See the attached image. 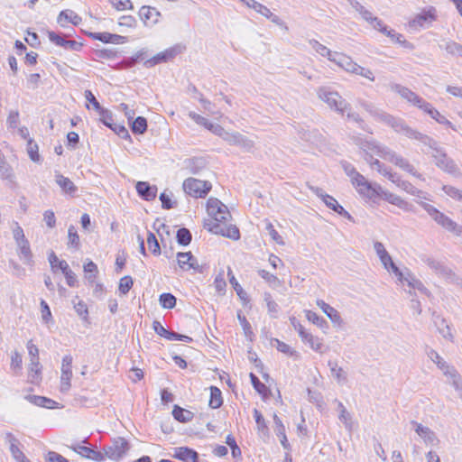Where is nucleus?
<instances>
[{
  "label": "nucleus",
  "instance_id": "obj_31",
  "mask_svg": "<svg viewBox=\"0 0 462 462\" xmlns=\"http://www.w3.org/2000/svg\"><path fill=\"white\" fill-rule=\"evenodd\" d=\"M25 399L36 406L44 407L48 409H54L58 405V402L56 401L44 396L27 395Z\"/></svg>",
  "mask_w": 462,
  "mask_h": 462
},
{
  "label": "nucleus",
  "instance_id": "obj_57",
  "mask_svg": "<svg viewBox=\"0 0 462 462\" xmlns=\"http://www.w3.org/2000/svg\"><path fill=\"white\" fill-rule=\"evenodd\" d=\"M254 418L255 420L258 430L262 431L263 433H267L268 427L265 422V420L262 413L257 409L254 410Z\"/></svg>",
  "mask_w": 462,
  "mask_h": 462
},
{
  "label": "nucleus",
  "instance_id": "obj_40",
  "mask_svg": "<svg viewBox=\"0 0 462 462\" xmlns=\"http://www.w3.org/2000/svg\"><path fill=\"white\" fill-rule=\"evenodd\" d=\"M210 399L208 405L212 409H217L223 404L221 391L217 386H210Z\"/></svg>",
  "mask_w": 462,
  "mask_h": 462
},
{
  "label": "nucleus",
  "instance_id": "obj_52",
  "mask_svg": "<svg viewBox=\"0 0 462 462\" xmlns=\"http://www.w3.org/2000/svg\"><path fill=\"white\" fill-rule=\"evenodd\" d=\"M84 272L87 273V280L89 282H93L96 279V275L98 272L97 265L92 262L91 260H88L87 263H84Z\"/></svg>",
  "mask_w": 462,
  "mask_h": 462
},
{
  "label": "nucleus",
  "instance_id": "obj_47",
  "mask_svg": "<svg viewBox=\"0 0 462 462\" xmlns=\"http://www.w3.org/2000/svg\"><path fill=\"white\" fill-rule=\"evenodd\" d=\"M383 34H385L387 37L391 38L393 42L400 43L402 46L406 48H411V44L403 39V35L401 33L396 32L393 29H389L387 27L386 31L383 32Z\"/></svg>",
  "mask_w": 462,
  "mask_h": 462
},
{
  "label": "nucleus",
  "instance_id": "obj_4",
  "mask_svg": "<svg viewBox=\"0 0 462 462\" xmlns=\"http://www.w3.org/2000/svg\"><path fill=\"white\" fill-rule=\"evenodd\" d=\"M419 205L446 230L452 232L455 235H460L462 232V226H459L444 213L440 212L435 207L423 201H419Z\"/></svg>",
  "mask_w": 462,
  "mask_h": 462
},
{
  "label": "nucleus",
  "instance_id": "obj_8",
  "mask_svg": "<svg viewBox=\"0 0 462 462\" xmlns=\"http://www.w3.org/2000/svg\"><path fill=\"white\" fill-rule=\"evenodd\" d=\"M184 49V46L176 44L162 52L157 53L151 59L146 60L143 65L145 68H152L160 63L168 62L169 60L174 59L178 54H180Z\"/></svg>",
  "mask_w": 462,
  "mask_h": 462
},
{
  "label": "nucleus",
  "instance_id": "obj_61",
  "mask_svg": "<svg viewBox=\"0 0 462 462\" xmlns=\"http://www.w3.org/2000/svg\"><path fill=\"white\" fill-rule=\"evenodd\" d=\"M100 116V121L107 127H112L114 119L112 113L106 109L102 108L100 111L97 112Z\"/></svg>",
  "mask_w": 462,
  "mask_h": 462
},
{
  "label": "nucleus",
  "instance_id": "obj_17",
  "mask_svg": "<svg viewBox=\"0 0 462 462\" xmlns=\"http://www.w3.org/2000/svg\"><path fill=\"white\" fill-rule=\"evenodd\" d=\"M161 13L154 7L143 5L139 10V17L145 25H152L158 23Z\"/></svg>",
  "mask_w": 462,
  "mask_h": 462
},
{
  "label": "nucleus",
  "instance_id": "obj_24",
  "mask_svg": "<svg viewBox=\"0 0 462 462\" xmlns=\"http://www.w3.org/2000/svg\"><path fill=\"white\" fill-rule=\"evenodd\" d=\"M323 202L328 208L337 213L339 216L346 218L349 221H354L353 217L337 202L334 197L330 195L324 196Z\"/></svg>",
  "mask_w": 462,
  "mask_h": 462
},
{
  "label": "nucleus",
  "instance_id": "obj_43",
  "mask_svg": "<svg viewBox=\"0 0 462 462\" xmlns=\"http://www.w3.org/2000/svg\"><path fill=\"white\" fill-rule=\"evenodd\" d=\"M448 54L452 56L462 58V44L454 42L448 41L443 46H441Z\"/></svg>",
  "mask_w": 462,
  "mask_h": 462
},
{
  "label": "nucleus",
  "instance_id": "obj_15",
  "mask_svg": "<svg viewBox=\"0 0 462 462\" xmlns=\"http://www.w3.org/2000/svg\"><path fill=\"white\" fill-rule=\"evenodd\" d=\"M76 453L80 455L83 457L102 462L105 460V455L103 452L96 450L94 448L80 445V444H75L70 447Z\"/></svg>",
  "mask_w": 462,
  "mask_h": 462
},
{
  "label": "nucleus",
  "instance_id": "obj_1",
  "mask_svg": "<svg viewBox=\"0 0 462 462\" xmlns=\"http://www.w3.org/2000/svg\"><path fill=\"white\" fill-rule=\"evenodd\" d=\"M369 113L375 120L389 125L396 133L402 134L410 139L417 140L423 145L431 149V157L438 168L454 176H459L461 174L454 160L448 156L444 149L441 148L433 138L411 128L403 119L395 117L375 107L369 109Z\"/></svg>",
  "mask_w": 462,
  "mask_h": 462
},
{
  "label": "nucleus",
  "instance_id": "obj_5",
  "mask_svg": "<svg viewBox=\"0 0 462 462\" xmlns=\"http://www.w3.org/2000/svg\"><path fill=\"white\" fill-rule=\"evenodd\" d=\"M318 96L331 109H334L342 116L349 106V104L337 91H332L328 88L323 87L319 88Z\"/></svg>",
  "mask_w": 462,
  "mask_h": 462
},
{
  "label": "nucleus",
  "instance_id": "obj_14",
  "mask_svg": "<svg viewBox=\"0 0 462 462\" xmlns=\"http://www.w3.org/2000/svg\"><path fill=\"white\" fill-rule=\"evenodd\" d=\"M177 260L180 268L183 271L194 270L197 273H203V266L199 264L198 260L194 257L191 252L178 253Z\"/></svg>",
  "mask_w": 462,
  "mask_h": 462
},
{
  "label": "nucleus",
  "instance_id": "obj_25",
  "mask_svg": "<svg viewBox=\"0 0 462 462\" xmlns=\"http://www.w3.org/2000/svg\"><path fill=\"white\" fill-rule=\"evenodd\" d=\"M18 247V254L20 259L23 262L24 264L32 266V253L31 251L30 244L27 239L22 240L16 243Z\"/></svg>",
  "mask_w": 462,
  "mask_h": 462
},
{
  "label": "nucleus",
  "instance_id": "obj_13",
  "mask_svg": "<svg viewBox=\"0 0 462 462\" xmlns=\"http://www.w3.org/2000/svg\"><path fill=\"white\" fill-rule=\"evenodd\" d=\"M424 263H426L436 274L450 281L454 282L455 274L452 271L447 267L442 262L436 260L430 256H424L422 258Z\"/></svg>",
  "mask_w": 462,
  "mask_h": 462
},
{
  "label": "nucleus",
  "instance_id": "obj_42",
  "mask_svg": "<svg viewBox=\"0 0 462 462\" xmlns=\"http://www.w3.org/2000/svg\"><path fill=\"white\" fill-rule=\"evenodd\" d=\"M131 130L134 134H143L147 130V120L143 116H137L131 123Z\"/></svg>",
  "mask_w": 462,
  "mask_h": 462
},
{
  "label": "nucleus",
  "instance_id": "obj_32",
  "mask_svg": "<svg viewBox=\"0 0 462 462\" xmlns=\"http://www.w3.org/2000/svg\"><path fill=\"white\" fill-rule=\"evenodd\" d=\"M0 178L8 180L11 183L14 181V174L13 168L6 162L5 155L0 152Z\"/></svg>",
  "mask_w": 462,
  "mask_h": 462
},
{
  "label": "nucleus",
  "instance_id": "obj_37",
  "mask_svg": "<svg viewBox=\"0 0 462 462\" xmlns=\"http://www.w3.org/2000/svg\"><path fill=\"white\" fill-rule=\"evenodd\" d=\"M341 166H342L345 173L350 178L352 185L356 180H363V175L361 173H359L356 171V169L354 167V165L351 164L350 162L343 161V162H341Z\"/></svg>",
  "mask_w": 462,
  "mask_h": 462
},
{
  "label": "nucleus",
  "instance_id": "obj_53",
  "mask_svg": "<svg viewBox=\"0 0 462 462\" xmlns=\"http://www.w3.org/2000/svg\"><path fill=\"white\" fill-rule=\"evenodd\" d=\"M258 274L273 288H277L278 286L281 285V281L279 280V278L276 275L272 274L265 270H259Z\"/></svg>",
  "mask_w": 462,
  "mask_h": 462
},
{
  "label": "nucleus",
  "instance_id": "obj_28",
  "mask_svg": "<svg viewBox=\"0 0 462 462\" xmlns=\"http://www.w3.org/2000/svg\"><path fill=\"white\" fill-rule=\"evenodd\" d=\"M390 88L393 91L398 93L402 98L406 99L412 105H415V102L419 101V96L404 86L400 84H392Z\"/></svg>",
  "mask_w": 462,
  "mask_h": 462
},
{
  "label": "nucleus",
  "instance_id": "obj_18",
  "mask_svg": "<svg viewBox=\"0 0 462 462\" xmlns=\"http://www.w3.org/2000/svg\"><path fill=\"white\" fill-rule=\"evenodd\" d=\"M138 195L144 200H153L157 196V187L146 181H138L135 186Z\"/></svg>",
  "mask_w": 462,
  "mask_h": 462
},
{
  "label": "nucleus",
  "instance_id": "obj_38",
  "mask_svg": "<svg viewBox=\"0 0 462 462\" xmlns=\"http://www.w3.org/2000/svg\"><path fill=\"white\" fill-rule=\"evenodd\" d=\"M27 349L30 356V365L37 366L36 374H38L42 370V366L39 362V349L35 345L32 343V341L27 343Z\"/></svg>",
  "mask_w": 462,
  "mask_h": 462
},
{
  "label": "nucleus",
  "instance_id": "obj_29",
  "mask_svg": "<svg viewBox=\"0 0 462 462\" xmlns=\"http://www.w3.org/2000/svg\"><path fill=\"white\" fill-rule=\"evenodd\" d=\"M57 22L62 27L68 23L78 25L81 23V17L72 10H63L60 13Z\"/></svg>",
  "mask_w": 462,
  "mask_h": 462
},
{
  "label": "nucleus",
  "instance_id": "obj_34",
  "mask_svg": "<svg viewBox=\"0 0 462 462\" xmlns=\"http://www.w3.org/2000/svg\"><path fill=\"white\" fill-rule=\"evenodd\" d=\"M186 167L192 174L199 173L207 167V161L203 157H194L186 161Z\"/></svg>",
  "mask_w": 462,
  "mask_h": 462
},
{
  "label": "nucleus",
  "instance_id": "obj_10",
  "mask_svg": "<svg viewBox=\"0 0 462 462\" xmlns=\"http://www.w3.org/2000/svg\"><path fill=\"white\" fill-rule=\"evenodd\" d=\"M353 186L361 197L370 200L377 199L381 190L379 184L368 181L364 176L362 180H356Z\"/></svg>",
  "mask_w": 462,
  "mask_h": 462
},
{
  "label": "nucleus",
  "instance_id": "obj_16",
  "mask_svg": "<svg viewBox=\"0 0 462 462\" xmlns=\"http://www.w3.org/2000/svg\"><path fill=\"white\" fill-rule=\"evenodd\" d=\"M411 424L413 426L415 432L424 440L425 444L434 445L438 441L436 434L429 427L423 426L415 420H411Z\"/></svg>",
  "mask_w": 462,
  "mask_h": 462
},
{
  "label": "nucleus",
  "instance_id": "obj_59",
  "mask_svg": "<svg viewBox=\"0 0 462 462\" xmlns=\"http://www.w3.org/2000/svg\"><path fill=\"white\" fill-rule=\"evenodd\" d=\"M69 245L78 249L79 247V236L77 230L73 226H70L68 230Z\"/></svg>",
  "mask_w": 462,
  "mask_h": 462
},
{
  "label": "nucleus",
  "instance_id": "obj_11",
  "mask_svg": "<svg viewBox=\"0 0 462 462\" xmlns=\"http://www.w3.org/2000/svg\"><path fill=\"white\" fill-rule=\"evenodd\" d=\"M72 362L73 357L71 355H65L62 358L60 375V392L62 393L69 392L71 387Z\"/></svg>",
  "mask_w": 462,
  "mask_h": 462
},
{
  "label": "nucleus",
  "instance_id": "obj_23",
  "mask_svg": "<svg viewBox=\"0 0 462 462\" xmlns=\"http://www.w3.org/2000/svg\"><path fill=\"white\" fill-rule=\"evenodd\" d=\"M207 211L210 216V218H212L217 214H224L226 216H229V210L227 207L216 198L208 199L207 202Z\"/></svg>",
  "mask_w": 462,
  "mask_h": 462
},
{
  "label": "nucleus",
  "instance_id": "obj_62",
  "mask_svg": "<svg viewBox=\"0 0 462 462\" xmlns=\"http://www.w3.org/2000/svg\"><path fill=\"white\" fill-rule=\"evenodd\" d=\"M109 3L118 11L134 8L131 0H108Z\"/></svg>",
  "mask_w": 462,
  "mask_h": 462
},
{
  "label": "nucleus",
  "instance_id": "obj_60",
  "mask_svg": "<svg viewBox=\"0 0 462 462\" xmlns=\"http://www.w3.org/2000/svg\"><path fill=\"white\" fill-rule=\"evenodd\" d=\"M430 117L436 120L439 124L447 125L452 128L453 130H456L453 124L449 120H448L444 116H442L437 109L431 110Z\"/></svg>",
  "mask_w": 462,
  "mask_h": 462
},
{
  "label": "nucleus",
  "instance_id": "obj_26",
  "mask_svg": "<svg viewBox=\"0 0 462 462\" xmlns=\"http://www.w3.org/2000/svg\"><path fill=\"white\" fill-rule=\"evenodd\" d=\"M434 324L437 327L439 334L447 340L453 341L454 337L451 333V328L447 323L446 319L436 313H433Z\"/></svg>",
  "mask_w": 462,
  "mask_h": 462
},
{
  "label": "nucleus",
  "instance_id": "obj_39",
  "mask_svg": "<svg viewBox=\"0 0 462 462\" xmlns=\"http://www.w3.org/2000/svg\"><path fill=\"white\" fill-rule=\"evenodd\" d=\"M328 365L330 368L332 375L339 383L346 382V373L343 370L342 367L337 365L336 361L329 360L328 362Z\"/></svg>",
  "mask_w": 462,
  "mask_h": 462
},
{
  "label": "nucleus",
  "instance_id": "obj_41",
  "mask_svg": "<svg viewBox=\"0 0 462 462\" xmlns=\"http://www.w3.org/2000/svg\"><path fill=\"white\" fill-rule=\"evenodd\" d=\"M309 43L316 52L323 57H328V59L331 61L334 52H332L328 48L314 39L310 40Z\"/></svg>",
  "mask_w": 462,
  "mask_h": 462
},
{
  "label": "nucleus",
  "instance_id": "obj_51",
  "mask_svg": "<svg viewBox=\"0 0 462 462\" xmlns=\"http://www.w3.org/2000/svg\"><path fill=\"white\" fill-rule=\"evenodd\" d=\"M147 245L149 250L152 252L153 255H160L161 254V246L159 245V242L155 236V235L149 231L147 236Z\"/></svg>",
  "mask_w": 462,
  "mask_h": 462
},
{
  "label": "nucleus",
  "instance_id": "obj_48",
  "mask_svg": "<svg viewBox=\"0 0 462 462\" xmlns=\"http://www.w3.org/2000/svg\"><path fill=\"white\" fill-rule=\"evenodd\" d=\"M250 379L254 390L263 397L267 396L269 393L268 387L263 383H262L254 374L250 373Z\"/></svg>",
  "mask_w": 462,
  "mask_h": 462
},
{
  "label": "nucleus",
  "instance_id": "obj_58",
  "mask_svg": "<svg viewBox=\"0 0 462 462\" xmlns=\"http://www.w3.org/2000/svg\"><path fill=\"white\" fill-rule=\"evenodd\" d=\"M134 282L131 276H124L119 282V291L122 294H126L133 287Z\"/></svg>",
  "mask_w": 462,
  "mask_h": 462
},
{
  "label": "nucleus",
  "instance_id": "obj_36",
  "mask_svg": "<svg viewBox=\"0 0 462 462\" xmlns=\"http://www.w3.org/2000/svg\"><path fill=\"white\" fill-rule=\"evenodd\" d=\"M374 248L376 254L378 255L382 264L383 265V267L386 270H389L388 263H391L393 259H392L391 255L389 254V253L384 248V245H383V243L378 242V241L374 242Z\"/></svg>",
  "mask_w": 462,
  "mask_h": 462
},
{
  "label": "nucleus",
  "instance_id": "obj_19",
  "mask_svg": "<svg viewBox=\"0 0 462 462\" xmlns=\"http://www.w3.org/2000/svg\"><path fill=\"white\" fill-rule=\"evenodd\" d=\"M331 61L350 73H354L355 69H356L357 63H356L349 56L340 52H334Z\"/></svg>",
  "mask_w": 462,
  "mask_h": 462
},
{
  "label": "nucleus",
  "instance_id": "obj_22",
  "mask_svg": "<svg viewBox=\"0 0 462 462\" xmlns=\"http://www.w3.org/2000/svg\"><path fill=\"white\" fill-rule=\"evenodd\" d=\"M173 457L183 462H198L199 460L198 452L188 447L176 448Z\"/></svg>",
  "mask_w": 462,
  "mask_h": 462
},
{
  "label": "nucleus",
  "instance_id": "obj_50",
  "mask_svg": "<svg viewBox=\"0 0 462 462\" xmlns=\"http://www.w3.org/2000/svg\"><path fill=\"white\" fill-rule=\"evenodd\" d=\"M160 304L164 309H173L176 306V297L168 292L160 295Z\"/></svg>",
  "mask_w": 462,
  "mask_h": 462
},
{
  "label": "nucleus",
  "instance_id": "obj_56",
  "mask_svg": "<svg viewBox=\"0 0 462 462\" xmlns=\"http://www.w3.org/2000/svg\"><path fill=\"white\" fill-rule=\"evenodd\" d=\"M442 190L453 199L462 201V190L450 185H444Z\"/></svg>",
  "mask_w": 462,
  "mask_h": 462
},
{
  "label": "nucleus",
  "instance_id": "obj_54",
  "mask_svg": "<svg viewBox=\"0 0 462 462\" xmlns=\"http://www.w3.org/2000/svg\"><path fill=\"white\" fill-rule=\"evenodd\" d=\"M242 2L247 5L248 7L254 9L255 12L261 14L265 16V14H269V8L255 0H242Z\"/></svg>",
  "mask_w": 462,
  "mask_h": 462
},
{
  "label": "nucleus",
  "instance_id": "obj_21",
  "mask_svg": "<svg viewBox=\"0 0 462 462\" xmlns=\"http://www.w3.org/2000/svg\"><path fill=\"white\" fill-rule=\"evenodd\" d=\"M55 181L65 194L74 197L78 191V187L68 177L58 171L55 173Z\"/></svg>",
  "mask_w": 462,
  "mask_h": 462
},
{
  "label": "nucleus",
  "instance_id": "obj_9",
  "mask_svg": "<svg viewBox=\"0 0 462 462\" xmlns=\"http://www.w3.org/2000/svg\"><path fill=\"white\" fill-rule=\"evenodd\" d=\"M437 19V10L433 6H429L423 9L420 14H416L411 20L409 21L408 26L410 29L418 31L423 28L426 24H430Z\"/></svg>",
  "mask_w": 462,
  "mask_h": 462
},
{
  "label": "nucleus",
  "instance_id": "obj_30",
  "mask_svg": "<svg viewBox=\"0 0 462 462\" xmlns=\"http://www.w3.org/2000/svg\"><path fill=\"white\" fill-rule=\"evenodd\" d=\"M300 337L301 341L304 344L309 345L312 350L316 352H321V347L323 344L322 340L319 337L313 336L307 329L305 331L300 332Z\"/></svg>",
  "mask_w": 462,
  "mask_h": 462
},
{
  "label": "nucleus",
  "instance_id": "obj_35",
  "mask_svg": "<svg viewBox=\"0 0 462 462\" xmlns=\"http://www.w3.org/2000/svg\"><path fill=\"white\" fill-rule=\"evenodd\" d=\"M173 418L181 423H187L192 420L194 413L189 410L183 409L179 405H174L172 410Z\"/></svg>",
  "mask_w": 462,
  "mask_h": 462
},
{
  "label": "nucleus",
  "instance_id": "obj_46",
  "mask_svg": "<svg viewBox=\"0 0 462 462\" xmlns=\"http://www.w3.org/2000/svg\"><path fill=\"white\" fill-rule=\"evenodd\" d=\"M176 239L179 245L187 246L190 244L192 236L188 228L181 227L177 231Z\"/></svg>",
  "mask_w": 462,
  "mask_h": 462
},
{
  "label": "nucleus",
  "instance_id": "obj_55",
  "mask_svg": "<svg viewBox=\"0 0 462 462\" xmlns=\"http://www.w3.org/2000/svg\"><path fill=\"white\" fill-rule=\"evenodd\" d=\"M338 408L340 410V414H339L340 421H342L345 424L346 429L351 430L352 425H351L350 413L346 411V409L345 408V406L343 405L342 402H338Z\"/></svg>",
  "mask_w": 462,
  "mask_h": 462
},
{
  "label": "nucleus",
  "instance_id": "obj_2",
  "mask_svg": "<svg viewBox=\"0 0 462 462\" xmlns=\"http://www.w3.org/2000/svg\"><path fill=\"white\" fill-rule=\"evenodd\" d=\"M361 149L363 151H367V149H370L372 152H374L376 155L380 156L383 160L393 163L394 165H396L402 171H407L408 173L414 176L415 178H417L420 180H425L422 174L418 172L415 170V167L412 164H411L407 159L397 154L391 148H389L385 145H383L374 140H365V141L362 142Z\"/></svg>",
  "mask_w": 462,
  "mask_h": 462
},
{
  "label": "nucleus",
  "instance_id": "obj_20",
  "mask_svg": "<svg viewBox=\"0 0 462 462\" xmlns=\"http://www.w3.org/2000/svg\"><path fill=\"white\" fill-rule=\"evenodd\" d=\"M378 198H381L383 199V200L389 202L390 204H393L394 206H397L398 208H402V209H404V210H409V203L407 201H405L404 199H402L400 196L398 195H395L388 190H384L382 187H381V190L378 194Z\"/></svg>",
  "mask_w": 462,
  "mask_h": 462
},
{
  "label": "nucleus",
  "instance_id": "obj_44",
  "mask_svg": "<svg viewBox=\"0 0 462 462\" xmlns=\"http://www.w3.org/2000/svg\"><path fill=\"white\" fill-rule=\"evenodd\" d=\"M26 150H27V153H28L30 159L32 162H41V156L39 154V146L32 138H29L27 141Z\"/></svg>",
  "mask_w": 462,
  "mask_h": 462
},
{
  "label": "nucleus",
  "instance_id": "obj_7",
  "mask_svg": "<svg viewBox=\"0 0 462 462\" xmlns=\"http://www.w3.org/2000/svg\"><path fill=\"white\" fill-rule=\"evenodd\" d=\"M183 189L194 198H204L211 189V184L208 181L188 178L183 182Z\"/></svg>",
  "mask_w": 462,
  "mask_h": 462
},
{
  "label": "nucleus",
  "instance_id": "obj_6",
  "mask_svg": "<svg viewBox=\"0 0 462 462\" xmlns=\"http://www.w3.org/2000/svg\"><path fill=\"white\" fill-rule=\"evenodd\" d=\"M129 448L130 445L128 441L122 437H118L114 439L110 445L103 448V454L105 455V458L108 457L112 460H119L127 453Z\"/></svg>",
  "mask_w": 462,
  "mask_h": 462
},
{
  "label": "nucleus",
  "instance_id": "obj_27",
  "mask_svg": "<svg viewBox=\"0 0 462 462\" xmlns=\"http://www.w3.org/2000/svg\"><path fill=\"white\" fill-rule=\"evenodd\" d=\"M426 354L428 357L437 365V366L444 373L445 375H448V373L454 368L450 366L443 358L432 348H428L426 350Z\"/></svg>",
  "mask_w": 462,
  "mask_h": 462
},
{
  "label": "nucleus",
  "instance_id": "obj_12",
  "mask_svg": "<svg viewBox=\"0 0 462 462\" xmlns=\"http://www.w3.org/2000/svg\"><path fill=\"white\" fill-rule=\"evenodd\" d=\"M226 143L237 146L245 152H253L255 145L253 140L239 132H231Z\"/></svg>",
  "mask_w": 462,
  "mask_h": 462
},
{
  "label": "nucleus",
  "instance_id": "obj_64",
  "mask_svg": "<svg viewBox=\"0 0 462 462\" xmlns=\"http://www.w3.org/2000/svg\"><path fill=\"white\" fill-rule=\"evenodd\" d=\"M447 376H449L452 380V385L456 391L462 390V380L455 368H453Z\"/></svg>",
  "mask_w": 462,
  "mask_h": 462
},
{
  "label": "nucleus",
  "instance_id": "obj_3",
  "mask_svg": "<svg viewBox=\"0 0 462 462\" xmlns=\"http://www.w3.org/2000/svg\"><path fill=\"white\" fill-rule=\"evenodd\" d=\"M231 218V214L226 216L224 214H217L205 223V227L216 235H221L233 240L240 238L239 229L234 225H228L227 222Z\"/></svg>",
  "mask_w": 462,
  "mask_h": 462
},
{
  "label": "nucleus",
  "instance_id": "obj_33",
  "mask_svg": "<svg viewBox=\"0 0 462 462\" xmlns=\"http://www.w3.org/2000/svg\"><path fill=\"white\" fill-rule=\"evenodd\" d=\"M317 305L323 310V312L329 318L332 322L340 323L342 321L339 312L335 308L326 303L324 300H318Z\"/></svg>",
  "mask_w": 462,
  "mask_h": 462
},
{
  "label": "nucleus",
  "instance_id": "obj_63",
  "mask_svg": "<svg viewBox=\"0 0 462 462\" xmlns=\"http://www.w3.org/2000/svg\"><path fill=\"white\" fill-rule=\"evenodd\" d=\"M10 452L17 462H30V460L25 457L23 452L20 449L19 446L9 447Z\"/></svg>",
  "mask_w": 462,
  "mask_h": 462
},
{
  "label": "nucleus",
  "instance_id": "obj_45",
  "mask_svg": "<svg viewBox=\"0 0 462 462\" xmlns=\"http://www.w3.org/2000/svg\"><path fill=\"white\" fill-rule=\"evenodd\" d=\"M263 300L266 302L268 313L270 314V316L273 319L277 318L280 309L278 304L273 300L271 293L264 292Z\"/></svg>",
  "mask_w": 462,
  "mask_h": 462
},
{
  "label": "nucleus",
  "instance_id": "obj_49",
  "mask_svg": "<svg viewBox=\"0 0 462 462\" xmlns=\"http://www.w3.org/2000/svg\"><path fill=\"white\" fill-rule=\"evenodd\" d=\"M405 282H407L411 288L416 289L425 294L429 293L428 289L423 285V283L420 280L416 279L411 273H407Z\"/></svg>",
  "mask_w": 462,
  "mask_h": 462
}]
</instances>
